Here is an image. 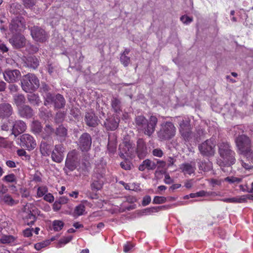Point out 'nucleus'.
I'll use <instances>...</instances> for the list:
<instances>
[{"instance_id": "1", "label": "nucleus", "mask_w": 253, "mask_h": 253, "mask_svg": "<svg viewBox=\"0 0 253 253\" xmlns=\"http://www.w3.org/2000/svg\"><path fill=\"white\" fill-rule=\"evenodd\" d=\"M136 125L142 128L144 133L151 136L154 132L158 123V119L154 116H151L148 121L143 116H138L135 119Z\"/></svg>"}, {"instance_id": "2", "label": "nucleus", "mask_w": 253, "mask_h": 253, "mask_svg": "<svg viewBox=\"0 0 253 253\" xmlns=\"http://www.w3.org/2000/svg\"><path fill=\"white\" fill-rule=\"evenodd\" d=\"M235 141L240 153L245 157L251 158L253 161V151L250 138L244 134L239 135L235 138Z\"/></svg>"}, {"instance_id": "3", "label": "nucleus", "mask_w": 253, "mask_h": 253, "mask_svg": "<svg viewBox=\"0 0 253 253\" xmlns=\"http://www.w3.org/2000/svg\"><path fill=\"white\" fill-rule=\"evenodd\" d=\"M22 89L26 92H32L37 90L40 86L38 78L33 74L24 76L21 81Z\"/></svg>"}, {"instance_id": "4", "label": "nucleus", "mask_w": 253, "mask_h": 253, "mask_svg": "<svg viewBox=\"0 0 253 253\" xmlns=\"http://www.w3.org/2000/svg\"><path fill=\"white\" fill-rule=\"evenodd\" d=\"M176 130L172 122H164L161 125L160 129L157 132L158 137L161 141L169 140L175 136Z\"/></svg>"}, {"instance_id": "5", "label": "nucleus", "mask_w": 253, "mask_h": 253, "mask_svg": "<svg viewBox=\"0 0 253 253\" xmlns=\"http://www.w3.org/2000/svg\"><path fill=\"white\" fill-rule=\"evenodd\" d=\"M218 153L223 160L233 162L236 161L235 153L231 150V146L227 142H221L218 144Z\"/></svg>"}, {"instance_id": "6", "label": "nucleus", "mask_w": 253, "mask_h": 253, "mask_svg": "<svg viewBox=\"0 0 253 253\" xmlns=\"http://www.w3.org/2000/svg\"><path fill=\"white\" fill-rule=\"evenodd\" d=\"M136 154V148L134 144L130 142H125L119 146V156L123 159L126 157L133 158Z\"/></svg>"}, {"instance_id": "7", "label": "nucleus", "mask_w": 253, "mask_h": 253, "mask_svg": "<svg viewBox=\"0 0 253 253\" xmlns=\"http://www.w3.org/2000/svg\"><path fill=\"white\" fill-rule=\"evenodd\" d=\"M216 142L214 139L211 138L199 145V150L203 155L212 156L215 152Z\"/></svg>"}, {"instance_id": "8", "label": "nucleus", "mask_w": 253, "mask_h": 253, "mask_svg": "<svg viewBox=\"0 0 253 253\" xmlns=\"http://www.w3.org/2000/svg\"><path fill=\"white\" fill-rule=\"evenodd\" d=\"M79 149L82 152L88 151L91 146L92 138L90 135L86 132L83 133L77 142Z\"/></svg>"}, {"instance_id": "9", "label": "nucleus", "mask_w": 253, "mask_h": 253, "mask_svg": "<svg viewBox=\"0 0 253 253\" xmlns=\"http://www.w3.org/2000/svg\"><path fill=\"white\" fill-rule=\"evenodd\" d=\"M179 129L181 136L185 140H189L193 135L189 121L182 119L179 123Z\"/></svg>"}, {"instance_id": "10", "label": "nucleus", "mask_w": 253, "mask_h": 253, "mask_svg": "<svg viewBox=\"0 0 253 253\" xmlns=\"http://www.w3.org/2000/svg\"><path fill=\"white\" fill-rule=\"evenodd\" d=\"M30 30L32 38L36 41L43 42L46 41L47 35L43 29L38 26H34L30 28Z\"/></svg>"}, {"instance_id": "11", "label": "nucleus", "mask_w": 253, "mask_h": 253, "mask_svg": "<svg viewBox=\"0 0 253 253\" xmlns=\"http://www.w3.org/2000/svg\"><path fill=\"white\" fill-rule=\"evenodd\" d=\"M20 144L23 147L28 150H33L36 148L37 143L34 137L29 134H23L20 136Z\"/></svg>"}, {"instance_id": "12", "label": "nucleus", "mask_w": 253, "mask_h": 253, "mask_svg": "<svg viewBox=\"0 0 253 253\" xmlns=\"http://www.w3.org/2000/svg\"><path fill=\"white\" fill-rule=\"evenodd\" d=\"M25 26V22L23 17H16L11 20L9 28L12 32H18L21 31Z\"/></svg>"}, {"instance_id": "13", "label": "nucleus", "mask_w": 253, "mask_h": 253, "mask_svg": "<svg viewBox=\"0 0 253 253\" xmlns=\"http://www.w3.org/2000/svg\"><path fill=\"white\" fill-rule=\"evenodd\" d=\"M64 148L62 144L55 145L51 153L52 160L58 163H61L64 158Z\"/></svg>"}, {"instance_id": "14", "label": "nucleus", "mask_w": 253, "mask_h": 253, "mask_svg": "<svg viewBox=\"0 0 253 253\" xmlns=\"http://www.w3.org/2000/svg\"><path fill=\"white\" fill-rule=\"evenodd\" d=\"M4 80L8 83L17 82L21 77V73L18 70H7L3 73Z\"/></svg>"}, {"instance_id": "15", "label": "nucleus", "mask_w": 253, "mask_h": 253, "mask_svg": "<svg viewBox=\"0 0 253 253\" xmlns=\"http://www.w3.org/2000/svg\"><path fill=\"white\" fill-rule=\"evenodd\" d=\"M27 128L25 122L22 120L15 121L12 125V134L17 136L20 134L24 132Z\"/></svg>"}, {"instance_id": "16", "label": "nucleus", "mask_w": 253, "mask_h": 253, "mask_svg": "<svg viewBox=\"0 0 253 253\" xmlns=\"http://www.w3.org/2000/svg\"><path fill=\"white\" fill-rule=\"evenodd\" d=\"M13 113L11 105L8 103L3 102L0 104V117L8 118Z\"/></svg>"}, {"instance_id": "17", "label": "nucleus", "mask_w": 253, "mask_h": 253, "mask_svg": "<svg viewBox=\"0 0 253 253\" xmlns=\"http://www.w3.org/2000/svg\"><path fill=\"white\" fill-rule=\"evenodd\" d=\"M10 42L16 48L23 47L26 44V39L22 35H16L9 40Z\"/></svg>"}, {"instance_id": "18", "label": "nucleus", "mask_w": 253, "mask_h": 253, "mask_svg": "<svg viewBox=\"0 0 253 253\" xmlns=\"http://www.w3.org/2000/svg\"><path fill=\"white\" fill-rule=\"evenodd\" d=\"M17 109L19 115L22 118H31L34 115L33 110L29 105H23Z\"/></svg>"}, {"instance_id": "19", "label": "nucleus", "mask_w": 253, "mask_h": 253, "mask_svg": "<svg viewBox=\"0 0 253 253\" xmlns=\"http://www.w3.org/2000/svg\"><path fill=\"white\" fill-rule=\"evenodd\" d=\"M103 178L102 174L96 173L93 176V181L91 184V188L92 190H99L101 189L103 184Z\"/></svg>"}, {"instance_id": "20", "label": "nucleus", "mask_w": 253, "mask_h": 253, "mask_svg": "<svg viewBox=\"0 0 253 253\" xmlns=\"http://www.w3.org/2000/svg\"><path fill=\"white\" fill-rule=\"evenodd\" d=\"M119 122L118 118L112 117L106 119L104 123V125L107 130H114L118 127Z\"/></svg>"}, {"instance_id": "21", "label": "nucleus", "mask_w": 253, "mask_h": 253, "mask_svg": "<svg viewBox=\"0 0 253 253\" xmlns=\"http://www.w3.org/2000/svg\"><path fill=\"white\" fill-rule=\"evenodd\" d=\"M136 153L137 154L139 157L143 156L147 153V147L144 140L142 138H139L137 141Z\"/></svg>"}, {"instance_id": "22", "label": "nucleus", "mask_w": 253, "mask_h": 253, "mask_svg": "<svg viewBox=\"0 0 253 253\" xmlns=\"http://www.w3.org/2000/svg\"><path fill=\"white\" fill-rule=\"evenodd\" d=\"M85 121L87 126L95 127L98 124L97 117L92 112L86 113L85 116Z\"/></svg>"}, {"instance_id": "23", "label": "nucleus", "mask_w": 253, "mask_h": 253, "mask_svg": "<svg viewBox=\"0 0 253 253\" xmlns=\"http://www.w3.org/2000/svg\"><path fill=\"white\" fill-rule=\"evenodd\" d=\"M156 168V164L154 162L149 159H146L139 166L138 169L142 171L145 169L148 170H154Z\"/></svg>"}, {"instance_id": "24", "label": "nucleus", "mask_w": 253, "mask_h": 253, "mask_svg": "<svg viewBox=\"0 0 253 253\" xmlns=\"http://www.w3.org/2000/svg\"><path fill=\"white\" fill-rule=\"evenodd\" d=\"M55 134L57 139L61 142L64 141L67 136V129L63 126H59L55 130Z\"/></svg>"}, {"instance_id": "25", "label": "nucleus", "mask_w": 253, "mask_h": 253, "mask_svg": "<svg viewBox=\"0 0 253 253\" xmlns=\"http://www.w3.org/2000/svg\"><path fill=\"white\" fill-rule=\"evenodd\" d=\"M117 139L116 136L113 134H109L108 137V150L111 154H114L116 151Z\"/></svg>"}, {"instance_id": "26", "label": "nucleus", "mask_w": 253, "mask_h": 253, "mask_svg": "<svg viewBox=\"0 0 253 253\" xmlns=\"http://www.w3.org/2000/svg\"><path fill=\"white\" fill-rule=\"evenodd\" d=\"M111 106L114 112L120 113L121 110V101L117 97L113 96L111 100Z\"/></svg>"}, {"instance_id": "27", "label": "nucleus", "mask_w": 253, "mask_h": 253, "mask_svg": "<svg viewBox=\"0 0 253 253\" xmlns=\"http://www.w3.org/2000/svg\"><path fill=\"white\" fill-rule=\"evenodd\" d=\"M236 161H234L233 162H231L228 161L222 160L221 162H219V166L220 167L222 170L226 173H229L232 170L231 166L235 163Z\"/></svg>"}, {"instance_id": "28", "label": "nucleus", "mask_w": 253, "mask_h": 253, "mask_svg": "<svg viewBox=\"0 0 253 253\" xmlns=\"http://www.w3.org/2000/svg\"><path fill=\"white\" fill-rule=\"evenodd\" d=\"M30 93L27 95V99L31 104L34 106H39L42 102L38 94Z\"/></svg>"}, {"instance_id": "29", "label": "nucleus", "mask_w": 253, "mask_h": 253, "mask_svg": "<svg viewBox=\"0 0 253 253\" xmlns=\"http://www.w3.org/2000/svg\"><path fill=\"white\" fill-rule=\"evenodd\" d=\"M14 104L17 106V109L24 105L26 99L23 94H17L13 97Z\"/></svg>"}, {"instance_id": "30", "label": "nucleus", "mask_w": 253, "mask_h": 253, "mask_svg": "<svg viewBox=\"0 0 253 253\" xmlns=\"http://www.w3.org/2000/svg\"><path fill=\"white\" fill-rule=\"evenodd\" d=\"M180 168L184 174H188L190 175L194 173L195 170V166L189 163L182 164Z\"/></svg>"}, {"instance_id": "31", "label": "nucleus", "mask_w": 253, "mask_h": 253, "mask_svg": "<svg viewBox=\"0 0 253 253\" xmlns=\"http://www.w3.org/2000/svg\"><path fill=\"white\" fill-rule=\"evenodd\" d=\"M246 160H239L237 163V165H240L242 167L246 169H250L253 168V161L251 158L246 157Z\"/></svg>"}, {"instance_id": "32", "label": "nucleus", "mask_w": 253, "mask_h": 253, "mask_svg": "<svg viewBox=\"0 0 253 253\" xmlns=\"http://www.w3.org/2000/svg\"><path fill=\"white\" fill-rule=\"evenodd\" d=\"M0 199L6 204L9 206H13L18 203V200H15L9 194H6L0 196Z\"/></svg>"}, {"instance_id": "33", "label": "nucleus", "mask_w": 253, "mask_h": 253, "mask_svg": "<svg viewBox=\"0 0 253 253\" xmlns=\"http://www.w3.org/2000/svg\"><path fill=\"white\" fill-rule=\"evenodd\" d=\"M212 168V164L209 160L202 161L199 163V170L204 171H208L211 169Z\"/></svg>"}, {"instance_id": "34", "label": "nucleus", "mask_w": 253, "mask_h": 253, "mask_svg": "<svg viewBox=\"0 0 253 253\" xmlns=\"http://www.w3.org/2000/svg\"><path fill=\"white\" fill-rule=\"evenodd\" d=\"M53 103L55 108H61L65 105V101L64 98L61 94H58L55 95Z\"/></svg>"}, {"instance_id": "35", "label": "nucleus", "mask_w": 253, "mask_h": 253, "mask_svg": "<svg viewBox=\"0 0 253 253\" xmlns=\"http://www.w3.org/2000/svg\"><path fill=\"white\" fill-rule=\"evenodd\" d=\"M66 168L70 171H73L76 168L75 160L73 158H70L69 154L68 155L67 158L65 162Z\"/></svg>"}, {"instance_id": "36", "label": "nucleus", "mask_w": 253, "mask_h": 253, "mask_svg": "<svg viewBox=\"0 0 253 253\" xmlns=\"http://www.w3.org/2000/svg\"><path fill=\"white\" fill-rule=\"evenodd\" d=\"M28 66L35 69L39 65V61L35 56H29L27 59Z\"/></svg>"}, {"instance_id": "37", "label": "nucleus", "mask_w": 253, "mask_h": 253, "mask_svg": "<svg viewBox=\"0 0 253 253\" xmlns=\"http://www.w3.org/2000/svg\"><path fill=\"white\" fill-rule=\"evenodd\" d=\"M32 130L36 134L42 132V126L40 122L37 121H34L31 126Z\"/></svg>"}, {"instance_id": "38", "label": "nucleus", "mask_w": 253, "mask_h": 253, "mask_svg": "<svg viewBox=\"0 0 253 253\" xmlns=\"http://www.w3.org/2000/svg\"><path fill=\"white\" fill-rule=\"evenodd\" d=\"M25 222L28 225H32L34 224V222L36 220V217L35 215L30 211L27 215L24 217Z\"/></svg>"}, {"instance_id": "39", "label": "nucleus", "mask_w": 253, "mask_h": 253, "mask_svg": "<svg viewBox=\"0 0 253 253\" xmlns=\"http://www.w3.org/2000/svg\"><path fill=\"white\" fill-rule=\"evenodd\" d=\"M16 238L12 235H3L0 239V242L2 244H10L13 243Z\"/></svg>"}, {"instance_id": "40", "label": "nucleus", "mask_w": 253, "mask_h": 253, "mask_svg": "<svg viewBox=\"0 0 253 253\" xmlns=\"http://www.w3.org/2000/svg\"><path fill=\"white\" fill-rule=\"evenodd\" d=\"M54 129L50 125H47L44 128V132L42 134V137L45 139L51 135Z\"/></svg>"}, {"instance_id": "41", "label": "nucleus", "mask_w": 253, "mask_h": 253, "mask_svg": "<svg viewBox=\"0 0 253 253\" xmlns=\"http://www.w3.org/2000/svg\"><path fill=\"white\" fill-rule=\"evenodd\" d=\"M64 223L61 220H55L53 221L52 226L55 231H59L63 227Z\"/></svg>"}, {"instance_id": "42", "label": "nucleus", "mask_w": 253, "mask_h": 253, "mask_svg": "<svg viewBox=\"0 0 253 253\" xmlns=\"http://www.w3.org/2000/svg\"><path fill=\"white\" fill-rule=\"evenodd\" d=\"M44 98L45 101L44 102V105L47 106L48 104L53 103L55 96L51 94L50 93H47L44 96Z\"/></svg>"}, {"instance_id": "43", "label": "nucleus", "mask_w": 253, "mask_h": 253, "mask_svg": "<svg viewBox=\"0 0 253 253\" xmlns=\"http://www.w3.org/2000/svg\"><path fill=\"white\" fill-rule=\"evenodd\" d=\"M49 146L45 142H42L40 146L41 152L43 155H48Z\"/></svg>"}, {"instance_id": "44", "label": "nucleus", "mask_w": 253, "mask_h": 253, "mask_svg": "<svg viewBox=\"0 0 253 253\" xmlns=\"http://www.w3.org/2000/svg\"><path fill=\"white\" fill-rule=\"evenodd\" d=\"M217 200H221L226 203H240L243 201V199L241 198H238L236 197H233L230 198H224L222 199H217Z\"/></svg>"}, {"instance_id": "45", "label": "nucleus", "mask_w": 253, "mask_h": 253, "mask_svg": "<svg viewBox=\"0 0 253 253\" xmlns=\"http://www.w3.org/2000/svg\"><path fill=\"white\" fill-rule=\"evenodd\" d=\"M85 211V207L83 204H80L79 205L76 207L74 213L78 216L82 215L84 214Z\"/></svg>"}, {"instance_id": "46", "label": "nucleus", "mask_w": 253, "mask_h": 253, "mask_svg": "<svg viewBox=\"0 0 253 253\" xmlns=\"http://www.w3.org/2000/svg\"><path fill=\"white\" fill-rule=\"evenodd\" d=\"M120 61L125 67H127L130 63V58L125 54H121Z\"/></svg>"}, {"instance_id": "47", "label": "nucleus", "mask_w": 253, "mask_h": 253, "mask_svg": "<svg viewBox=\"0 0 253 253\" xmlns=\"http://www.w3.org/2000/svg\"><path fill=\"white\" fill-rule=\"evenodd\" d=\"M2 180L6 182H16V177L13 173H11L4 176L2 178Z\"/></svg>"}, {"instance_id": "48", "label": "nucleus", "mask_w": 253, "mask_h": 253, "mask_svg": "<svg viewBox=\"0 0 253 253\" xmlns=\"http://www.w3.org/2000/svg\"><path fill=\"white\" fill-rule=\"evenodd\" d=\"M23 4L27 8L32 9L35 5L36 0H22Z\"/></svg>"}, {"instance_id": "49", "label": "nucleus", "mask_w": 253, "mask_h": 253, "mask_svg": "<svg viewBox=\"0 0 253 253\" xmlns=\"http://www.w3.org/2000/svg\"><path fill=\"white\" fill-rule=\"evenodd\" d=\"M72 236H71L61 238L59 241L58 244V248L62 247L63 245H64L67 244L68 243H69V242H70L72 240Z\"/></svg>"}, {"instance_id": "50", "label": "nucleus", "mask_w": 253, "mask_h": 253, "mask_svg": "<svg viewBox=\"0 0 253 253\" xmlns=\"http://www.w3.org/2000/svg\"><path fill=\"white\" fill-rule=\"evenodd\" d=\"M46 192H47V188L46 186L39 187L37 189V197H42L45 195Z\"/></svg>"}, {"instance_id": "51", "label": "nucleus", "mask_w": 253, "mask_h": 253, "mask_svg": "<svg viewBox=\"0 0 253 253\" xmlns=\"http://www.w3.org/2000/svg\"><path fill=\"white\" fill-rule=\"evenodd\" d=\"M167 201V198L162 196H155L154 198L153 203L155 204H161L165 203Z\"/></svg>"}, {"instance_id": "52", "label": "nucleus", "mask_w": 253, "mask_h": 253, "mask_svg": "<svg viewBox=\"0 0 253 253\" xmlns=\"http://www.w3.org/2000/svg\"><path fill=\"white\" fill-rule=\"evenodd\" d=\"M224 181L229 183H239L242 181V178L234 176L227 177L224 179Z\"/></svg>"}, {"instance_id": "53", "label": "nucleus", "mask_w": 253, "mask_h": 253, "mask_svg": "<svg viewBox=\"0 0 253 253\" xmlns=\"http://www.w3.org/2000/svg\"><path fill=\"white\" fill-rule=\"evenodd\" d=\"M180 21L184 24L188 25L193 20L192 17H190L186 15H184L181 16Z\"/></svg>"}, {"instance_id": "54", "label": "nucleus", "mask_w": 253, "mask_h": 253, "mask_svg": "<svg viewBox=\"0 0 253 253\" xmlns=\"http://www.w3.org/2000/svg\"><path fill=\"white\" fill-rule=\"evenodd\" d=\"M207 192H206L204 190H201L195 193L190 194L189 197L192 198L198 197H205L207 196Z\"/></svg>"}, {"instance_id": "55", "label": "nucleus", "mask_w": 253, "mask_h": 253, "mask_svg": "<svg viewBox=\"0 0 253 253\" xmlns=\"http://www.w3.org/2000/svg\"><path fill=\"white\" fill-rule=\"evenodd\" d=\"M120 166L122 169L125 170H130L131 169V164L126 160L122 162Z\"/></svg>"}, {"instance_id": "56", "label": "nucleus", "mask_w": 253, "mask_h": 253, "mask_svg": "<svg viewBox=\"0 0 253 253\" xmlns=\"http://www.w3.org/2000/svg\"><path fill=\"white\" fill-rule=\"evenodd\" d=\"M17 155L19 156L22 157L24 156L26 160H29L30 156L27 154L26 152L22 149H18L17 151Z\"/></svg>"}, {"instance_id": "57", "label": "nucleus", "mask_w": 253, "mask_h": 253, "mask_svg": "<svg viewBox=\"0 0 253 253\" xmlns=\"http://www.w3.org/2000/svg\"><path fill=\"white\" fill-rule=\"evenodd\" d=\"M152 154L154 156L159 158L162 157L164 154L163 151L160 148L154 149L152 151Z\"/></svg>"}, {"instance_id": "58", "label": "nucleus", "mask_w": 253, "mask_h": 253, "mask_svg": "<svg viewBox=\"0 0 253 253\" xmlns=\"http://www.w3.org/2000/svg\"><path fill=\"white\" fill-rule=\"evenodd\" d=\"M44 200L49 203H52L54 201V197L50 193L45 194L43 197Z\"/></svg>"}, {"instance_id": "59", "label": "nucleus", "mask_w": 253, "mask_h": 253, "mask_svg": "<svg viewBox=\"0 0 253 253\" xmlns=\"http://www.w3.org/2000/svg\"><path fill=\"white\" fill-rule=\"evenodd\" d=\"M221 180L220 179L213 178L211 179L210 180V183L213 187H215L216 186H220L221 184Z\"/></svg>"}, {"instance_id": "60", "label": "nucleus", "mask_w": 253, "mask_h": 253, "mask_svg": "<svg viewBox=\"0 0 253 253\" xmlns=\"http://www.w3.org/2000/svg\"><path fill=\"white\" fill-rule=\"evenodd\" d=\"M9 124V121L7 122H3L0 126L1 130L4 131H8L10 127V126L8 125Z\"/></svg>"}, {"instance_id": "61", "label": "nucleus", "mask_w": 253, "mask_h": 253, "mask_svg": "<svg viewBox=\"0 0 253 253\" xmlns=\"http://www.w3.org/2000/svg\"><path fill=\"white\" fill-rule=\"evenodd\" d=\"M20 192L22 197L28 198L30 197V192L26 188H21L20 189Z\"/></svg>"}, {"instance_id": "62", "label": "nucleus", "mask_w": 253, "mask_h": 253, "mask_svg": "<svg viewBox=\"0 0 253 253\" xmlns=\"http://www.w3.org/2000/svg\"><path fill=\"white\" fill-rule=\"evenodd\" d=\"M47 242H41V243H38L35 245L34 247L35 248L39 251L41 250V249L45 247L47 245Z\"/></svg>"}, {"instance_id": "63", "label": "nucleus", "mask_w": 253, "mask_h": 253, "mask_svg": "<svg viewBox=\"0 0 253 253\" xmlns=\"http://www.w3.org/2000/svg\"><path fill=\"white\" fill-rule=\"evenodd\" d=\"M30 52L34 53L38 51L39 47L37 45L29 44L28 45Z\"/></svg>"}, {"instance_id": "64", "label": "nucleus", "mask_w": 253, "mask_h": 253, "mask_svg": "<svg viewBox=\"0 0 253 253\" xmlns=\"http://www.w3.org/2000/svg\"><path fill=\"white\" fill-rule=\"evenodd\" d=\"M151 198L150 197V196H145L143 199V201H142V205L143 206H147L151 202Z\"/></svg>"}]
</instances>
